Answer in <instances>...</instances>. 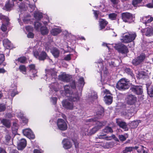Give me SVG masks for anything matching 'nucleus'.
Listing matches in <instances>:
<instances>
[{"label": "nucleus", "instance_id": "obj_1", "mask_svg": "<svg viewBox=\"0 0 153 153\" xmlns=\"http://www.w3.org/2000/svg\"><path fill=\"white\" fill-rule=\"evenodd\" d=\"M64 90L66 96L68 97V100L72 102H77L79 100L80 97L77 93H73L70 90V87L68 85H65L64 87Z\"/></svg>", "mask_w": 153, "mask_h": 153}, {"label": "nucleus", "instance_id": "obj_2", "mask_svg": "<svg viewBox=\"0 0 153 153\" xmlns=\"http://www.w3.org/2000/svg\"><path fill=\"white\" fill-rule=\"evenodd\" d=\"M137 34L134 32L126 33L120 38L121 42L128 43L133 41L136 38Z\"/></svg>", "mask_w": 153, "mask_h": 153}, {"label": "nucleus", "instance_id": "obj_3", "mask_svg": "<svg viewBox=\"0 0 153 153\" xmlns=\"http://www.w3.org/2000/svg\"><path fill=\"white\" fill-rule=\"evenodd\" d=\"M130 87L129 81L126 79H121L116 84V87L120 91H124L128 89Z\"/></svg>", "mask_w": 153, "mask_h": 153}, {"label": "nucleus", "instance_id": "obj_4", "mask_svg": "<svg viewBox=\"0 0 153 153\" xmlns=\"http://www.w3.org/2000/svg\"><path fill=\"white\" fill-rule=\"evenodd\" d=\"M122 16L124 22L129 23L133 21V19L135 18L134 15L127 12L123 13L122 14Z\"/></svg>", "mask_w": 153, "mask_h": 153}, {"label": "nucleus", "instance_id": "obj_5", "mask_svg": "<svg viewBox=\"0 0 153 153\" xmlns=\"http://www.w3.org/2000/svg\"><path fill=\"white\" fill-rule=\"evenodd\" d=\"M114 48L119 52L122 53H127L128 51L127 47L122 44L116 45L114 46Z\"/></svg>", "mask_w": 153, "mask_h": 153}, {"label": "nucleus", "instance_id": "obj_6", "mask_svg": "<svg viewBox=\"0 0 153 153\" xmlns=\"http://www.w3.org/2000/svg\"><path fill=\"white\" fill-rule=\"evenodd\" d=\"M57 124L58 128L62 131H65L67 128V123L64 120L59 119L57 120Z\"/></svg>", "mask_w": 153, "mask_h": 153}, {"label": "nucleus", "instance_id": "obj_7", "mask_svg": "<svg viewBox=\"0 0 153 153\" xmlns=\"http://www.w3.org/2000/svg\"><path fill=\"white\" fill-rule=\"evenodd\" d=\"M130 90L132 92L137 95H141L143 93V89L142 86H134L131 87Z\"/></svg>", "mask_w": 153, "mask_h": 153}, {"label": "nucleus", "instance_id": "obj_8", "mask_svg": "<svg viewBox=\"0 0 153 153\" xmlns=\"http://www.w3.org/2000/svg\"><path fill=\"white\" fill-rule=\"evenodd\" d=\"M22 132L24 135L29 138L34 139L35 138V135L30 129H25L23 130Z\"/></svg>", "mask_w": 153, "mask_h": 153}, {"label": "nucleus", "instance_id": "obj_9", "mask_svg": "<svg viewBox=\"0 0 153 153\" xmlns=\"http://www.w3.org/2000/svg\"><path fill=\"white\" fill-rule=\"evenodd\" d=\"M71 78V76L66 74L65 73H62L58 76V79L59 80L67 82H69Z\"/></svg>", "mask_w": 153, "mask_h": 153}, {"label": "nucleus", "instance_id": "obj_10", "mask_svg": "<svg viewBox=\"0 0 153 153\" xmlns=\"http://www.w3.org/2000/svg\"><path fill=\"white\" fill-rule=\"evenodd\" d=\"M116 122L118 126L125 130V131H127L128 130L127 127L126 123L123 121L122 119L120 118L116 119Z\"/></svg>", "mask_w": 153, "mask_h": 153}, {"label": "nucleus", "instance_id": "obj_11", "mask_svg": "<svg viewBox=\"0 0 153 153\" xmlns=\"http://www.w3.org/2000/svg\"><path fill=\"white\" fill-rule=\"evenodd\" d=\"M137 99V97L134 95L130 94L127 96L126 102L129 105H133L136 102Z\"/></svg>", "mask_w": 153, "mask_h": 153}, {"label": "nucleus", "instance_id": "obj_12", "mask_svg": "<svg viewBox=\"0 0 153 153\" xmlns=\"http://www.w3.org/2000/svg\"><path fill=\"white\" fill-rule=\"evenodd\" d=\"M96 124L97 125V126H95L90 130L89 132V134H94L98 130L100 129L103 125L102 123L98 121H97Z\"/></svg>", "mask_w": 153, "mask_h": 153}, {"label": "nucleus", "instance_id": "obj_13", "mask_svg": "<svg viewBox=\"0 0 153 153\" xmlns=\"http://www.w3.org/2000/svg\"><path fill=\"white\" fill-rule=\"evenodd\" d=\"M63 106L65 108L72 110L73 108V104L68 101L66 100H63L62 102Z\"/></svg>", "mask_w": 153, "mask_h": 153}, {"label": "nucleus", "instance_id": "obj_14", "mask_svg": "<svg viewBox=\"0 0 153 153\" xmlns=\"http://www.w3.org/2000/svg\"><path fill=\"white\" fill-rule=\"evenodd\" d=\"M27 144L26 141L24 139H22L18 143L17 148L18 150H22L26 146Z\"/></svg>", "mask_w": 153, "mask_h": 153}, {"label": "nucleus", "instance_id": "obj_15", "mask_svg": "<svg viewBox=\"0 0 153 153\" xmlns=\"http://www.w3.org/2000/svg\"><path fill=\"white\" fill-rule=\"evenodd\" d=\"M28 69L30 73H32L33 77H35L36 75L37 71L35 68V66L34 64H30L28 65Z\"/></svg>", "mask_w": 153, "mask_h": 153}, {"label": "nucleus", "instance_id": "obj_16", "mask_svg": "<svg viewBox=\"0 0 153 153\" xmlns=\"http://www.w3.org/2000/svg\"><path fill=\"white\" fill-rule=\"evenodd\" d=\"M63 147L65 149H68L72 146V143L67 139H65L62 141Z\"/></svg>", "mask_w": 153, "mask_h": 153}, {"label": "nucleus", "instance_id": "obj_17", "mask_svg": "<svg viewBox=\"0 0 153 153\" xmlns=\"http://www.w3.org/2000/svg\"><path fill=\"white\" fill-rule=\"evenodd\" d=\"M122 114L127 118L130 119L133 115V110L132 109L126 110L123 111Z\"/></svg>", "mask_w": 153, "mask_h": 153}, {"label": "nucleus", "instance_id": "obj_18", "mask_svg": "<svg viewBox=\"0 0 153 153\" xmlns=\"http://www.w3.org/2000/svg\"><path fill=\"white\" fill-rule=\"evenodd\" d=\"M3 45L7 49L12 48V45L8 39H4L3 40Z\"/></svg>", "mask_w": 153, "mask_h": 153}, {"label": "nucleus", "instance_id": "obj_19", "mask_svg": "<svg viewBox=\"0 0 153 153\" xmlns=\"http://www.w3.org/2000/svg\"><path fill=\"white\" fill-rule=\"evenodd\" d=\"M51 52L55 58H57L59 57V51L56 48H53L51 51Z\"/></svg>", "mask_w": 153, "mask_h": 153}, {"label": "nucleus", "instance_id": "obj_20", "mask_svg": "<svg viewBox=\"0 0 153 153\" xmlns=\"http://www.w3.org/2000/svg\"><path fill=\"white\" fill-rule=\"evenodd\" d=\"M13 6V2L8 1V2L6 3L5 6V7L7 10H11Z\"/></svg>", "mask_w": 153, "mask_h": 153}, {"label": "nucleus", "instance_id": "obj_21", "mask_svg": "<svg viewBox=\"0 0 153 153\" xmlns=\"http://www.w3.org/2000/svg\"><path fill=\"white\" fill-rule=\"evenodd\" d=\"M61 30L59 28L52 29L51 31V34L53 36H56L60 33Z\"/></svg>", "mask_w": 153, "mask_h": 153}, {"label": "nucleus", "instance_id": "obj_22", "mask_svg": "<svg viewBox=\"0 0 153 153\" xmlns=\"http://www.w3.org/2000/svg\"><path fill=\"white\" fill-rule=\"evenodd\" d=\"M108 22L105 20L103 19H100L99 20L101 30L105 27L108 24Z\"/></svg>", "mask_w": 153, "mask_h": 153}, {"label": "nucleus", "instance_id": "obj_23", "mask_svg": "<svg viewBox=\"0 0 153 153\" xmlns=\"http://www.w3.org/2000/svg\"><path fill=\"white\" fill-rule=\"evenodd\" d=\"M104 98L106 103L110 104L111 103L112 101V97L110 95H106L104 97Z\"/></svg>", "mask_w": 153, "mask_h": 153}, {"label": "nucleus", "instance_id": "obj_24", "mask_svg": "<svg viewBox=\"0 0 153 153\" xmlns=\"http://www.w3.org/2000/svg\"><path fill=\"white\" fill-rule=\"evenodd\" d=\"M40 31L42 35H47L49 32V30L46 27L42 26L40 28Z\"/></svg>", "mask_w": 153, "mask_h": 153}, {"label": "nucleus", "instance_id": "obj_25", "mask_svg": "<svg viewBox=\"0 0 153 153\" xmlns=\"http://www.w3.org/2000/svg\"><path fill=\"white\" fill-rule=\"evenodd\" d=\"M137 77L140 79H144L148 78V76L147 74L144 71H141L139 72Z\"/></svg>", "mask_w": 153, "mask_h": 153}, {"label": "nucleus", "instance_id": "obj_26", "mask_svg": "<svg viewBox=\"0 0 153 153\" xmlns=\"http://www.w3.org/2000/svg\"><path fill=\"white\" fill-rule=\"evenodd\" d=\"M42 14L39 12H35L34 13V17L35 19L38 20H40L42 18Z\"/></svg>", "mask_w": 153, "mask_h": 153}, {"label": "nucleus", "instance_id": "obj_27", "mask_svg": "<svg viewBox=\"0 0 153 153\" xmlns=\"http://www.w3.org/2000/svg\"><path fill=\"white\" fill-rule=\"evenodd\" d=\"M1 123L7 128H10V123L9 120L3 119L1 120Z\"/></svg>", "mask_w": 153, "mask_h": 153}, {"label": "nucleus", "instance_id": "obj_28", "mask_svg": "<svg viewBox=\"0 0 153 153\" xmlns=\"http://www.w3.org/2000/svg\"><path fill=\"white\" fill-rule=\"evenodd\" d=\"M13 89H11L10 92L11 96L12 97H13L16 95L17 93L16 92V85L14 84L13 87Z\"/></svg>", "mask_w": 153, "mask_h": 153}, {"label": "nucleus", "instance_id": "obj_29", "mask_svg": "<svg viewBox=\"0 0 153 153\" xmlns=\"http://www.w3.org/2000/svg\"><path fill=\"white\" fill-rule=\"evenodd\" d=\"M140 122V120H136L132 122L130 124V126L132 128H136L138 124Z\"/></svg>", "mask_w": 153, "mask_h": 153}, {"label": "nucleus", "instance_id": "obj_30", "mask_svg": "<svg viewBox=\"0 0 153 153\" xmlns=\"http://www.w3.org/2000/svg\"><path fill=\"white\" fill-rule=\"evenodd\" d=\"M125 72L130 75L132 78H134V76L133 73L132 71L129 68H126L124 70Z\"/></svg>", "mask_w": 153, "mask_h": 153}, {"label": "nucleus", "instance_id": "obj_31", "mask_svg": "<svg viewBox=\"0 0 153 153\" xmlns=\"http://www.w3.org/2000/svg\"><path fill=\"white\" fill-rule=\"evenodd\" d=\"M47 56L46 53L44 51H42L39 55L38 59L39 60H43L46 59Z\"/></svg>", "mask_w": 153, "mask_h": 153}, {"label": "nucleus", "instance_id": "obj_32", "mask_svg": "<svg viewBox=\"0 0 153 153\" xmlns=\"http://www.w3.org/2000/svg\"><path fill=\"white\" fill-rule=\"evenodd\" d=\"M48 74H47V76H48V75H51L54 78L56 77V73L53 69H51L48 70Z\"/></svg>", "mask_w": 153, "mask_h": 153}, {"label": "nucleus", "instance_id": "obj_33", "mask_svg": "<svg viewBox=\"0 0 153 153\" xmlns=\"http://www.w3.org/2000/svg\"><path fill=\"white\" fill-rule=\"evenodd\" d=\"M19 68L20 71L23 74H26V68L24 65H20L19 67Z\"/></svg>", "mask_w": 153, "mask_h": 153}, {"label": "nucleus", "instance_id": "obj_34", "mask_svg": "<svg viewBox=\"0 0 153 153\" xmlns=\"http://www.w3.org/2000/svg\"><path fill=\"white\" fill-rule=\"evenodd\" d=\"M26 60V58L25 56L20 57L15 60L16 61H18V62L21 63H25Z\"/></svg>", "mask_w": 153, "mask_h": 153}, {"label": "nucleus", "instance_id": "obj_35", "mask_svg": "<svg viewBox=\"0 0 153 153\" xmlns=\"http://www.w3.org/2000/svg\"><path fill=\"white\" fill-rule=\"evenodd\" d=\"M78 85L79 87L82 88L83 86L85 84V82L83 78L80 77L79 78L78 80Z\"/></svg>", "mask_w": 153, "mask_h": 153}, {"label": "nucleus", "instance_id": "obj_36", "mask_svg": "<svg viewBox=\"0 0 153 153\" xmlns=\"http://www.w3.org/2000/svg\"><path fill=\"white\" fill-rule=\"evenodd\" d=\"M133 148L132 147H126L123 150V153H128L131 152L133 151Z\"/></svg>", "mask_w": 153, "mask_h": 153}, {"label": "nucleus", "instance_id": "obj_37", "mask_svg": "<svg viewBox=\"0 0 153 153\" xmlns=\"http://www.w3.org/2000/svg\"><path fill=\"white\" fill-rule=\"evenodd\" d=\"M147 93L150 97H153V87L147 88Z\"/></svg>", "mask_w": 153, "mask_h": 153}, {"label": "nucleus", "instance_id": "obj_38", "mask_svg": "<svg viewBox=\"0 0 153 153\" xmlns=\"http://www.w3.org/2000/svg\"><path fill=\"white\" fill-rule=\"evenodd\" d=\"M145 35L147 36H151L152 35L151 28H147L145 30Z\"/></svg>", "mask_w": 153, "mask_h": 153}, {"label": "nucleus", "instance_id": "obj_39", "mask_svg": "<svg viewBox=\"0 0 153 153\" xmlns=\"http://www.w3.org/2000/svg\"><path fill=\"white\" fill-rule=\"evenodd\" d=\"M103 131L105 133H109L113 132V131L111 127L106 126L103 129Z\"/></svg>", "mask_w": 153, "mask_h": 153}, {"label": "nucleus", "instance_id": "obj_40", "mask_svg": "<svg viewBox=\"0 0 153 153\" xmlns=\"http://www.w3.org/2000/svg\"><path fill=\"white\" fill-rule=\"evenodd\" d=\"M0 19L6 22V23L7 24H8V23H9V19L8 18L4 15L1 14L0 15Z\"/></svg>", "mask_w": 153, "mask_h": 153}, {"label": "nucleus", "instance_id": "obj_41", "mask_svg": "<svg viewBox=\"0 0 153 153\" xmlns=\"http://www.w3.org/2000/svg\"><path fill=\"white\" fill-rule=\"evenodd\" d=\"M117 16V14L114 13L109 14L108 16L109 18L112 20H114L116 19Z\"/></svg>", "mask_w": 153, "mask_h": 153}, {"label": "nucleus", "instance_id": "obj_42", "mask_svg": "<svg viewBox=\"0 0 153 153\" xmlns=\"http://www.w3.org/2000/svg\"><path fill=\"white\" fill-rule=\"evenodd\" d=\"M132 64L134 65H137L139 64L141 62L137 57L134 59L132 61Z\"/></svg>", "mask_w": 153, "mask_h": 153}, {"label": "nucleus", "instance_id": "obj_43", "mask_svg": "<svg viewBox=\"0 0 153 153\" xmlns=\"http://www.w3.org/2000/svg\"><path fill=\"white\" fill-rule=\"evenodd\" d=\"M113 139H114L115 140H117V139L115 137V136L114 134L110 136H105V139L107 140H111Z\"/></svg>", "mask_w": 153, "mask_h": 153}, {"label": "nucleus", "instance_id": "obj_44", "mask_svg": "<svg viewBox=\"0 0 153 153\" xmlns=\"http://www.w3.org/2000/svg\"><path fill=\"white\" fill-rule=\"evenodd\" d=\"M137 57L138 59L140 62H141L144 60L145 58V55L144 54H142Z\"/></svg>", "mask_w": 153, "mask_h": 153}, {"label": "nucleus", "instance_id": "obj_45", "mask_svg": "<svg viewBox=\"0 0 153 153\" xmlns=\"http://www.w3.org/2000/svg\"><path fill=\"white\" fill-rule=\"evenodd\" d=\"M5 24H3L1 27V29L3 31H5L7 30V26L8 25L9 23L7 24L6 22H5Z\"/></svg>", "mask_w": 153, "mask_h": 153}, {"label": "nucleus", "instance_id": "obj_46", "mask_svg": "<svg viewBox=\"0 0 153 153\" xmlns=\"http://www.w3.org/2000/svg\"><path fill=\"white\" fill-rule=\"evenodd\" d=\"M142 0H133L132 2V5L134 7L136 6L137 4L140 3Z\"/></svg>", "mask_w": 153, "mask_h": 153}, {"label": "nucleus", "instance_id": "obj_47", "mask_svg": "<svg viewBox=\"0 0 153 153\" xmlns=\"http://www.w3.org/2000/svg\"><path fill=\"white\" fill-rule=\"evenodd\" d=\"M41 25V23L38 22H36L34 24L35 28L36 30L39 29Z\"/></svg>", "mask_w": 153, "mask_h": 153}, {"label": "nucleus", "instance_id": "obj_48", "mask_svg": "<svg viewBox=\"0 0 153 153\" xmlns=\"http://www.w3.org/2000/svg\"><path fill=\"white\" fill-rule=\"evenodd\" d=\"M91 97L93 99H96L97 97V93L95 92H92Z\"/></svg>", "mask_w": 153, "mask_h": 153}, {"label": "nucleus", "instance_id": "obj_49", "mask_svg": "<svg viewBox=\"0 0 153 153\" xmlns=\"http://www.w3.org/2000/svg\"><path fill=\"white\" fill-rule=\"evenodd\" d=\"M97 66L98 68H99V70L98 71L100 72H101L102 71H103V64L102 63H99L97 64Z\"/></svg>", "mask_w": 153, "mask_h": 153}, {"label": "nucleus", "instance_id": "obj_50", "mask_svg": "<svg viewBox=\"0 0 153 153\" xmlns=\"http://www.w3.org/2000/svg\"><path fill=\"white\" fill-rule=\"evenodd\" d=\"M18 129V125L16 123H13L12 127V129L13 131H16Z\"/></svg>", "mask_w": 153, "mask_h": 153}, {"label": "nucleus", "instance_id": "obj_51", "mask_svg": "<svg viewBox=\"0 0 153 153\" xmlns=\"http://www.w3.org/2000/svg\"><path fill=\"white\" fill-rule=\"evenodd\" d=\"M5 57L4 55L0 53V64H1L4 60Z\"/></svg>", "mask_w": 153, "mask_h": 153}, {"label": "nucleus", "instance_id": "obj_52", "mask_svg": "<svg viewBox=\"0 0 153 153\" xmlns=\"http://www.w3.org/2000/svg\"><path fill=\"white\" fill-rule=\"evenodd\" d=\"M104 114V111L102 109L101 110L99 111H98L97 113V115H98V118H99L101 117V116L103 115Z\"/></svg>", "mask_w": 153, "mask_h": 153}, {"label": "nucleus", "instance_id": "obj_53", "mask_svg": "<svg viewBox=\"0 0 153 153\" xmlns=\"http://www.w3.org/2000/svg\"><path fill=\"white\" fill-rule=\"evenodd\" d=\"M119 137L120 140L122 141L125 140L126 139V138L123 135H119Z\"/></svg>", "mask_w": 153, "mask_h": 153}, {"label": "nucleus", "instance_id": "obj_54", "mask_svg": "<svg viewBox=\"0 0 153 153\" xmlns=\"http://www.w3.org/2000/svg\"><path fill=\"white\" fill-rule=\"evenodd\" d=\"M6 109V106L4 105L3 104H0V112L4 111Z\"/></svg>", "mask_w": 153, "mask_h": 153}, {"label": "nucleus", "instance_id": "obj_55", "mask_svg": "<svg viewBox=\"0 0 153 153\" xmlns=\"http://www.w3.org/2000/svg\"><path fill=\"white\" fill-rule=\"evenodd\" d=\"M45 50L47 51L48 52L51 49V47L50 45L45 44Z\"/></svg>", "mask_w": 153, "mask_h": 153}, {"label": "nucleus", "instance_id": "obj_56", "mask_svg": "<svg viewBox=\"0 0 153 153\" xmlns=\"http://www.w3.org/2000/svg\"><path fill=\"white\" fill-rule=\"evenodd\" d=\"M111 2L113 3V7L116 5L118 4L120 2L119 0H110Z\"/></svg>", "mask_w": 153, "mask_h": 153}, {"label": "nucleus", "instance_id": "obj_57", "mask_svg": "<svg viewBox=\"0 0 153 153\" xmlns=\"http://www.w3.org/2000/svg\"><path fill=\"white\" fill-rule=\"evenodd\" d=\"M153 20V17L151 16L150 15L148 16V18L147 19V23H150Z\"/></svg>", "mask_w": 153, "mask_h": 153}, {"label": "nucleus", "instance_id": "obj_58", "mask_svg": "<svg viewBox=\"0 0 153 153\" xmlns=\"http://www.w3.org/2000/svg\"><path fill=\"white\" fill-rule=\"evenodd\" d=\"M57 98L56 97H53L51 98V101L54 105L56 104Z\"/></svg>", "mask_w": 153, "mask_h": 153}, {"label": "nucleus", "instance_id": "obj_59", "mask_svg": "<svg viewBox=\"0 0 153 153\" xmlns=\"http://www.w3.org/2000/svg\"><path fill=\"white\" fill-rule=\"evenodd\" d=\"M33 53L34 56L36 57V58L38 59L39 57V54L38 51H33Z\"/></svg>", "mask_w": 153, "mask_h": 153}, {"label": "nucleus", "instance_id": "obj_60", "mask_svg": "<svg viewBox=\"0 0 153 153\" xmlns=\"http://www.w3.org/2000/svg\"><path fill=\"white\" fill-rule=\"evenodd\" d=\"M146 6L149 8H153V2L149 3L146 5Z\"/></svg>", "mask_w": 153, "mask_h": 153}, {"label": "nucleus", "instance_id": "obj_61", "mask_svg": "<svg viewBox=\"0 0 153 153\" xmlns=\"http://www.w3.org/2000/svg\"><path fill=\"white\" fill-rule=\"evenodd\" d=\"M148 18V16H144L142 18V21L144 23L147 24V19Z\"/></svg>", "mask_w": 153, "mask_h": 153}, {"label": "nucleus", "instance_id": "obj_62", "mask_svg": "<svg viewBox=\"0 0 153 153\" xmlns=\"http://www.w3.org/2000/svg\"><path fill=\"white\" fill-rule=\"evenodd\" d=\"M26 30L28 32L32 31L33 30V28L30 26H27L25 27Z\"/></svg>", "mask_w": 153, "mask_h": 153}, {"label": "nucleus", "instance_id": "obj_63", "mask_svg": "<svg viewBox=\"0 0 153 153\" xmlns=\"http://www.w3.org/2000/svg\"><path fill=\"white\" fill-rule=\"evenodd\" d=\"M27 36L29 38H33L34 37V34L32 32H29L27 35Z\"/></svg>", "mask_w": 153, "mask_h": 153}, {"label": "nucleus", "instance_id": "obj_64", "mask_svg": "<svg viewBox=\"0 0 153 153\" xmlns=\"http://www.w3.org/2000/svg\"><path fill=\"white\" fill-rule=\"evenodd\" d=\"M29 7L31 9V10H30V11L31 12L33 11L34 10L35 6L34 4H29Z\"/></svg>", "mask_w": 153, "mask_h": 153}]
</instances>
